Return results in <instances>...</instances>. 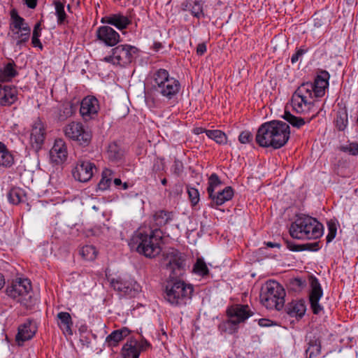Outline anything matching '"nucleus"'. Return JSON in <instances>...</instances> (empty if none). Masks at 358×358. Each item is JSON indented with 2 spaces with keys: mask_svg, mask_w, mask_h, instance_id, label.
<instances>
[{
  "mask_svg": "<svg viewBox=\"0 0 358 358\" xmlns=\"http://www.w3.org/2000/svg\"><path fill=\"white\" fill-rule=\"evenodd\" d=\"M45 138V128L41 122H36L31 128L30 134V143L36 151L39 150L43 144Z\"/></svg>",
  "mask_w": 358,
  "mask_h": 358,
  "instance_id": "nucleus-19",
  "label": "nucleus"
},
{
  "mask_svg": "<svg viewBox=\"0 0 358 358\" xmlns=\"http://www.w3.org/2000/svg\"><path fill=\"white\" fill-rule=\"evenodd\" d=\"M94 169H96V166L94 163H92L90 161L80 160L78 162L76 167L73 169L72 174L76 180L85 182L92 178Z\"/></svg>",
  "mask_w": 358,
  "mask_h": 358,
  "instance_id": "nucleus-14",
  "label": "nucleus"
},
{
  "mask_svg": "<svg viewBox=\"0 0 358 358\" xmlns=\"http://www.w3.org/2000/svg\"><path fill=\"white\" fill-rule=\"evenodd\" d=\"M165 168V163L163 159L157 158L154 161L152 171L158 173L162 171H164Z\"/></svg>",
  "mask_w": 358,
  "mask_h": 358,
  "instance_id": "nucleus-52",
  "label": "nucleus"
},
{
  "mask_svg": "<svg viewBox=\"0 0 358 358\" xmlns=\"http://www.w3.org/2000/svg\"><path fill=\"white\" fill-rule=\"evenodd\" d=\"M17 90L15 86L4 85L0 88V106H10L17 100Z\"/></svg>",
  "mask_w": 358,
  "mask_h": 358,
  "instance_id": "nucleus-22",
  "label": "nucleus"
},
{
  "mask_svg": "<svg viewBox=\"0 0 358 358\" xmlns=\"http://www.w3.org/2000/svg\"><path fill=\"white\" fill-rule=\"evenodd\" d=\"M57 323L64 334H73L72 327L73 322L71 315L67 312H59L57 315Z\"/></svg>",
  "mask_w": 358,
  "mask_h": 358,
  "instance_id": "nucleus-25",
  "label": "nucleus"
},
{
  "mask_svg": "<svg viewBox=\"0 0 358 358\" xmlns=\"http://www.w3.org/2000/svg\"><path fill=\"white\" fill-rule=\"evenodd\" d=\"M31 44L34 47H38L41 50L43 49V45H42L41 41L39 40V37L32 36Z\"/></svg>",
  "mask_w": 358,
  "mask_h": 358,
  "instance_id": "nucleus-57",
  "label": "nucleus"
},
{
  "mask_svg": "<svg viewBox=\"0 0 358 358\" xmlns=\"http://www.w3.org/2000/svg\"><path fill=\"white\" fill-rule=\"evenodd\" d=\"M36 332V325L30 321L24 322L18 328V332L16 335V341L19 345L20 342L23 343L33 338Z\"/></svg>",
  "mask_w": 358,
  "mask_h": 358,
  "instance_id": "nucleus-23",
  "label": "nucleus"
},
{
  "mask_svg": "<svg viewBox=\"0 0 358 358\" xmlns=\"http://www.w3.org/2000/svg\"><path fill=\"white\" fill-rule=\"evenodd\" d=\"M348 124L347 113L337 115L336 119V127L339 131H344Z\"/></svg>",
  "mask_w": 358,
  "mask_h": 358,
  "instance_id": "nucleus-47",
  "label": "nucleus"
},
{
  "mask_svg": "<svg viewBox=\"0 0 358 358\" xmlns=\"http://www.w3.org/2000/svg\"><path fill=\"white\" fill-rule=\"evenodd\" d=\"M222 184L219 176L216 173H212L208 178L207 193L208 196H211L215 190Z\"/></svg>",
  "mask_w": 358,
  "mask_h": 358,
  "instance_id": "nucleus-41",
  "label": "nucleus"
},
{
  "mask_svg": "<svg viewBox=\"0 0 358 358\" xmlns=\"http://www.w3.org/2000/svg\"><path fill=\"white\" fill-rule=\"evenodd\" d=\"M152 89L168 100L175 99L179 93L181 85L178 80L170 76L169 71L159 69L151 76Z\"/></svg>",
  "mask_w": 358,
  "mask_h": 358,
  "instance_id": "nucleus-4",
  "label": "nucleus"
},
{
  "mask_svg": "<svg viewBox=\"0 0 358 358\" xmlns=\"http://www.w3.org/2000/svg\"><path fill=\"white\" fill-rule=\"evenodd\" d=\"M184 164L182 161L175 158L173 163L171 167V172L177 177H180L184 172Z\"/></svg>",
  "mask_w": 358,
  "mask_h": 358,
  "instance_id": "nucleus-46",
  "label": "nucleus"
},
{
  "mask_svg": "<svg viewBox=\"0 0 358 358\" xmlns=\"http://www.w3.org/2000/svg\"><path fill=\"white\" fill-rule=\"evenodd\" d=\"M189 199L192 206L196 205L199 201V193L197 189L187 186Z\"/></svg>",
  "mask_w": 358,
  "mask_h": 358,
  "instance_id": "nucleus-48",
  "label": "nucleus"
},
{
  "mask_svg": "<svg viewBox=\"0 0 358 358\" xmlns=\"http://www.w3.org/2000/svg\"><path fill=\"white\" fill-rule=\"evenodd\" d=\"M53 4L55 8V15L57 17V24H64L67 22V15L64 10V3L59 0H54Z\"/></svg>",
  "mask_w": 358,
  "mask_h": 358,
  "instance_id": "nucleus-38",
  "label": "nucleus"
},
{
  "mask_svg": "<svg viewBox=\"0 0 358 358\" xmlns=\"http://www.w3.org/2000/svg\"><path fill=\"white\" fill-rule=\"evenodd\" d=\"M193 271L199 275L206 276L208 274L209 270L205 262L201 259H198L194 265Z\"/></svg>",
  "mask_w": 358,
  "mask_h": 358,
  "instance_id": "nucleus-44",
  "label": "nucleus"
},
{
  "mask_svg": "<svg viewBox=\"0 0 358 358\" xmlns=\"http://www.w3.org/2000/svg\"><path fill=\"white\" fill-rule=\"evenodd\" d=\"M209 131L208 129H203L202 127H196L194 129V133L196 135L205 133L206 134V131Z\"/></svg>",
  "mask_w": 358,
  "mask_h": 358,
  "instance_id": "nucleus-60",
  "label": "nucleus"
},
{
  "mask_svg": "<svg viewBox=\"0 0 358 358\" xmlns=\"http://www.w3.org/2000/svg\"><path fill=\"white\" fill-rule=\"evenodd\" d=\"M6 149H8L7 146L3 143L0 141V154L3 151H6Z\"/></svg>",
  "mask_w": 358,
  "mask_h": 358,
  "instance_id": "nucleus-64",
  "label": "nucleus"
},
{
  "mask_svg": "<svg viewBox=\"0 0 358 358\" xmlns=\"http://www.w3.org/2000/svg\"><path fill=\"white\" fill-rule=\"evenodd\" d=\"M206 52V45L204 43L198 44L196 47V54L202 55Z\"/></svg>",
  "mask_w": 358,
  "mask_h": 358,
  "instance_id": "nucleus-56",
  "label": "nucleus"
},
{
  "mask_svg": "<svg viewBox=\"0 0 358 358\" xmlns=\"http://www.w3.org/2000/svg\"><path fill=\"white\" fill-rule=\"evenodd\" d=\"M150 346V343L145 339H142L138 342L131 338L123 345L122 354L126 357H131V358H139L141 352L145 351Z\"/></svg>",
  "mask_w": 358,
  "mask_h": 358,
  "instance_id": "nucleus-13",
  "label": "nucleus"
},
{
  "mask_svg": "<svg viewBox=\"0 0 358 358\" xmlns=\"http://www.w3.org/2000/svg\"><path fill=\"white\" fill-rule=\"evenodd\" d=\"M234 192L231 187L227 186L222 191L214 192L211 196H208L210 199L209 206L213 208H217L225 202L230 201L234 196Z\"/></svg>",
  "mask_w": 358,
  "mask_h": 358,
  "instance_id": "nucleus-20",
  "label": "nucleus"
},
{
  "mask_svg": "<svg viewBox=\"0 0 358 358\" xmlns=\"http://www.w3.org/2000/svg\"><path fill=\"white\" fill-rule=\"evenodd\" d=\"M154 219L158 226L165 225L171 219V213L165 210H159L155 213Z\"/></svg>",
  "mask_w": 358,
  "mask_h": 358,
  "instance_id": "nucleus-43",
  "label": "nucleus"
},
{
  "mask_svg": "<svg viewBox=\"0 0 358 358\" xmlns=\"http://www.w3.org/2000/svg\"><path fill=\"white\" fill-rule=\"evenodd\" d=\"M308 52V49H304L303 48H299L296 50V52L291 57V62L292 64L296 63L299 57H301L302 55H303L305 53Z\"/></svg>",
  "mask_w": 358,
  "mask_h": 358,
  "instance_id": "nucleus-53",
  "label": "nucleus"
},
{
  "mask_svg": "<svg viewBox=\"0 0 358 358\" xmlns=\"http://www.w3.org/2000/svg\"><path fill=\"white\" fill-rule=\"evenodd\" d=\"M291 104L293 110L298 113H305L313 106V103L311 104L306 99L295 94H292Z\"/></svg>",
  "mask_w": 358,
  "mask_h": 358,
  "instance_id": "nucleus-28",
  "label": "nucleus"
},
{
  "mask_svg": "<svg viewBox=\"0 0 358 358\" xmlns=\"http://www.w3.org/2000/svg\"><path fill=\"white\" fill-rule=\"evenodd\" d=\"M79 254L83 259L87 261L94 260L97 254L96 249L93 245H85L79 250Z\"/></svg>",
  "mask_w": 358,
  "mask_h": 358,
  "instance_id": "nucleus-40",
  "label": "nucleus"
},
{
  "mask_svg": "<svg viewBox=\"0 0 358 358\" xmlns=\"http://www.w3.org/2000/svg\"><path fill=\"white\" fill-rule=\"evenodd\" d=\"M286 292L275 280H268L262 287L260 301L267 309L280 310L285 305Z\"/></svg>",
  "mask_w": 358,
  "mask_h": 358,
  "instance_id": "nucleus-6",
  "label": "nucleus"
},
{
  "mask_svg": "<svg viewBox=\"0 0 358 358\" xmlns=\"http://www.w3.org/2000/svg\"><path fill=\"white\" fill-rule=\"evenodd\" d=\"M310 283L311 287V292L309 296V300L311 306V308L314 314H318L322 307L319 304V301L322 296V289L318 280L311 276L310 279Z\"/></svg>",
  "mask_w": 358,
  "mask_h": 358,
  "instance_id": "nucleus-17",
  "label": "nucleus"
},
{
  "mask_svg": "<svg viewBox=\"0 0 358 358\" xmlns=\"http://www.w3.org/2000/svg\"><path fill=\"white\" fill-rule=\"evenodd\" d=\"M182 6L184 10H189L191 14L198 19L204 17L203 3L201 0L186 1L182 3Z\"/></svg>",
  "mask_w": 358,
  "mask_h": 358,
  "instance_id": "nucleus-29",
  "label": "nucleus"
},
{
  "mask_svg": "<svg viewBox=\"0 0 358 358\" xmlns=\"http://www.w3.org/2000/svg\"><path fill=\"white\" fill-rule=\"evenodd\" d=\"M206 136L220 145L226 144L227 142L226 134L221 130L215 129L207 131Z\"/></svg>",
  "mask_w": 358,
  "mask_h": 358,
  "instance_id": "nucleus-39",
  "label": "nucleus"
},
{
  "mask_svg": "<svg viewBox=\"0 0 358 358\" xmlns=\"http://www.w3.org/2000/svg\"><path fill=\"white\" fill-rule=\"evenodd\" d=\"M342 150L354 156L358 155V144L357 143H352L343 146Z\"/></svg>",
  "mask_w": 358,
  "mask_h": 358,
  "instance_id": "nucleus-51",
  "label": "nucleus"
},
{
  "mask_svg": "<svg viewBox=\"0 0 358 358\" xmlns=\"http://www.w3.org/2000/svg\"><path fill=\"white\" fill-rule=\"evenodd\" d=\"M14 164V157L8 149L1 153L0 166L5 168H10Z\"/></svg>",
  "mask_w": 358,
  "mask_h": 358,
  "instance_id": "nucleus-42",
  "label": "nucleus"
},
{
  "mask_svg": "<svg viewBox=\"0 0 358 358\" xmlns=\"http://www.w3.org/2000/svg\"><path fill=\"white\" fill-rule=\"evenodd\" d=\"M229 319L224 324L229 334H234L237 331L238 324L245 322L252 315L248 305L236 304L229 307L227 310Z\"/></svg>",
  "mask_w": 358,
  "mask_h": 358,
  "instance_id": "nucleus-8",
  "label": "nucleus"
},
{
  "mask_svg": "<svg viewBox=\"0 0 358 358\" xmlns=\"http://www.w3.org/2000/svg\"><path fill=\"white\" fill-rule=\"evenodd\" d=\"M296 95H299L304 99H306L311 104L313 103V94L315 95V90L312 86V83H302L294 92Z\"/></svg>",
  "mask_w": 358,
  "mask_h": 358,
  "instance_id": "nucleus-33",
  "label": "nucleus"
},
{
  "mask_svg": "<svg viewBox=\"0 0 358 358\" xmlns=\"http://www.w3.org/2000/svg\"><path fill=\"white\" fill-rule=\"evenodd\" d=\"M111 286L121 296H129L130 297L134 296L138 292L139 288L138 285L136 282L121 279L112 280Z\"/></svg>",
  "mask_w": 358,
  "mask_h": 358,
  "instance_id": "nucleus-16",
  "label": "nucleus"
},
{
  "mask_svg": "<svg viewBox=\"0 0 358 358\" xmlns=\"http://www.w3.org/2000/svg\"><path fill=\"white\" fill-rule=\"evenodd\" d=\"M27 7L35 8L37 5V0H24Z\"/></svg>",
  "mask_w": 358,
  "mask_h": 358,
  "instance_id": "nucleus-58",
  "label": "nucleus"
},
{
  "mask_svg": "<svg viewBox=\"0 0 358 358\" xmlns=\"http://www.w3.org/2000/svg\"><path fill=\"white\" fill-rule=\"evenodd\" d=\"M78 106V101L76 103L72 101H68L64 103L60 109L58 115V118L60 121H64L68 117H71L77 110Z\"/></svg>",
  "mask_w": 358,
  "mask_h": 358,
  "instance_id": "nucleus-31",
  "label": "nucleus"
},
{
  "mask_svg": "<svg viewBox=\"0 0 358 358\" xmlns=\"http://www.w3.org/2000/svg\"><path fill=\"white\" fill-rule=\"evenodd\" d=\"M80 113L85 121L96 118L100 109L98 99L92 96L85 97L80 104Z\"/></svg>",
  "mask_w": 358,
  "mask_h": 358,
  "instance_id": "nucleus-12",
  "label": "nucleus"
},
{
  "mask_svg": "<svg viewBox=\"0 0 358 358\" xmlns=\"http://www.w3.org/2000/svg\"><path fill=\"white\" fill-rule=\"evenodd\" d=\"M293 285L297 286V287H301L304 285V282H303L301 279L299 278H295L294 280H293Z\"/></svg>",
  "mask_w": 358,
  "mask_h": 358,
  "instance_id": "nucleus-61",
  "label": "nucleus"
},
{
  "mask_svg": "<svg viewBox=\"0 0 358 358\" xmlns=\"http://www.w3.org/2000/svg\"><path fill=\"white\" fill-rule=\"evenodd\" d=\"M286 245L289 250L294 252H299L303 250L317 251L319 250V243L296 244L292 241H286Z\"/></svg>",
  "mask_w": 358,
  "mask_h": 358,
  "instance_id": "nucleus-35",
  "label": "nucleus"
},
{
  "mask_svg": "<svg viewBox=\"0 0 358 358\" xmlns=\"http://www.w3.org/2000/svg\"><path fill=\"white\" fill-rule=\"evenodd\" d=\"M5 285V279L3 274L0 273V290Z\"/></svg>",
  "mask_w": 358,
  "mask_h": 358,
  "instance_id": "nucleus-63",
  "label": "nucleus"
},
{
  "mask_svg": "<svg viewBox=\"0 0 358 358\" xmlns=\"http://www.w3.org/2000/svg\"><path fill=\"white\" fill-rule=\"evenodd\" d=\"M162 48V45L161 43L159 42H155L154 44H153V49L155 50V51H159L161 48Z\"/></svg>",
  "mask_w": 358,
  "mask_h": 358,
  "instance_id": "nucleus-62",
  "label": "nucleus"
},
{
  "mask_svg": "<svg viewBox=\"0 0 358 358\" xmlns=\"http://www.w3.org/2000/svg\"><path fill=\"white\" fill-rule=\"evenodd\" d=\"M306 310L304 301L302 300L292 301L285 306V312L292 317L301 318Z\"/></svg>",
  "mask_w": 358,
  "mask_h": 358,
  "instance_id": "nucleus-26",
  "label": "nucleus"
},
{
  "mask_svg": "<svg viewBox=\"0 0 358 358\" xmlns=\"http://www.w3.org/2000/svg\"><path fill=\"white\" fill-rule=\"evenodd\" d=\"M31 282L28 279H18L13 281L6 289L8 296L24 306H30L31 296L29 294Z\"/></svg>",
  "mask_w": 358,
  "mask_h": 358,
  "instance_id": "nucleus-9",
  "label": "nucleus"
},
{
  "mask_svg": "<svg viewBox=\"0 0 358 358\" xmlns=\"http://www.w3.org/2000/svg\"><path fill=\"white\" fill-rule=\"evenodd\" d=\"M41 22H37L34 27L32 36L40 37L41 35Z\"/></svg>",
  "mask_w": 358,
  "mask_h": 358,
  "instance_id": "nucleus-55",
  "label": "nucleus"
},
{
  "mask_svg": "<svg viewBox=\"0 0 358 358\" xmlns=\"http://www.w3.org/2000/svg\"><path fill=\"white\" fill-rule=\"evenodd\" d=\"M65 136L83 147L87 146L92 141V132L80 122L73 121L64 127Z\"/></svg>",
  "mask_w": 358,
  "mask_h": 358,
  "instance_id": "nucleus-10",
  "label": "nucleus"
},
{
  "mask_svg": "<svg viewBox=\"0 0 358 358\" xmlns=\"http://www.w3.org/2000/svg\"><path fill=\"white\" fill-rule=\"evenodd\" d=\"M113 176L114 172L111 169H104L101 173V178L97 185V190H107L110 186Z\"/></svg>",
  "mask_w": 358,
  "mask_h": 358,
  "instance_id": "nucleus-36",
  "label": "nucleus"
},
{
  "mask_svg": "<svg viewBox=\"0 0 358 358\" xmlns=\"http://www.w3.org/2000/svg\"><path fill=\"white\" fill-rule=\"evenodd\" d=\"M252 139L253 136L249 131H242L238 136L239 142L243 144L250 143L252 141Z\"/></svg>",
  "mask_w": 358,
  "mask_h": 358,
  "instance_id": "nucleus-50",
  "label": "nucleus"
},
{
  "mask_svg": "<svg viewBox=\"0 0 358 358\" xmlns=\"http://www.w3.org/2000/svg\"><path fill=\"white\" fill-rule=\"evenodd\" d=\"M14 67L15 64L13 62L8 63L1 71V77L7 80L15 77L17 73Z\"/></svg>",
  "mask_w": 358,
  "mask_h": 358,
  "instance_id": "nucleus-45",
  "label": "nucleus"
},
{
  "mask_svg": "<svg viewBox=\"0 0 358 358\" xmlns=\"http://www.w3.org/2000/svg\"><path fill=\"white\" fill-rule=\"evenodd\" d=\"M162 231L159 229L136 231L132 236L129 245L131 248L147 257H155L161 252Z\"/></svg>",
  "mask_w": 358,
  "mask_h": 358,
  "instance_id": "nucleus-3",
  "label": "nucleus"
},
{
  "mask_svg": "<svg viewBox=\"0 0 358 358\" xmlns=\"http://www.w3.org/2000/svg\"><path fill=\"white\" fill-rule=\"evenodd\" d=\"M315 116L316 115H313L311 117H301L294 116L289 111H285L282 117L292 127L299 129L306 123L310 122Z\"/></svg>",
  "mask_w": 358,
  "mask_h": 358,
  "instance_id": "nucleus-32",
  "label": "nucleus"
},
{
  "mask_svg": "<svg viewBox=\"0 0 358 358\" xmlns=\"http://www.w3.org/2000/svg\"><path fill=\"white\" fill-rule=\"evenodd\" d=\"M96 36L98 41L107 46H114L120 40V34L112 27L104 25L99 27L96 31Z\"/></svg>",
  "mask_w": 358,
  "mask_h": 358,
  "instance_id": "nucleus-15",
  "label": "nucleus"
},
{
  "mask_svg": "<svg viewBox=\"0 0 358 358\" xmlns=\"http://www.w3.org/2000/svg\"><path fill=\"white\" fill-rule=\"evenodd\" d=\"M271 320L267 319H260L259 320V324L262 327H268L270 326Z\"/></svg>",
  "mask_w": 358,
  "mask_h": 358,
  "instance_id": "nucleus-59",
  "label": "nucleus"
},
{
  "mask_svg": "<svg viewBox=\"0 0 358 358\" xmlns=\"http://www.w3.org/2000/svg\"><path fill=\"white\" fill-rule=\"evenodd\" d=\"M9 35L16 41L17 45L27 42L30 37L31 29L23 17L18 15L15 9L10 10V22L9 24Z\"/></svg>",
  "mask_w": 358,
  "mask_h": 358,
  "instance_id": "nucleus-7",
  "label": "nucleus"
},
{
  "mask_svg": "<svg viewBox=\"0 0 358 358\" xmlns=\"http://www.w3.org/2000/svg\"><path fill=\"white\" fill-rule=\"evenodd\" d=\"M68 156L67 147L64 141L58 138L55 141L54 145L50 150V160L58 164L63 163Z\"/></svg>",
  "mask_w": 358,
  "mask_h": 358,
  "instance_id": "nucleus-18",
  "label": "nucleus"
},
{
  "mask_svg": "<svg viewBox=\"0 0 358 358\" xmlns=\"http://www.w3.org/2000/svg\"><path fill=\"white\" fill-rule=\"evenodd\" d=\"M101 22L111 24L118 29L122 30L131 23V20L128 17L118 13L103 17L101 19Z\"/></svg>",
  "mask_w": 358,
  "mask_h": 358,
  "instance_id": "nucleus-21",
  "label": "nucleus"
},
{
  "mask_svg": "<svg viewBox=\"0 0 358 358\" xmlns=\"http://www.w3.org/2000/svg\"><path fill=\"white\" fill-rule=\"evenodd\" d=\"M323 225L310 216L298 217L290 226V236L296 239H317L322 236Z\"/></svg>",
  "mask_w": 358,
  "mask_h": 358,
  "instance_id": "nucleus-5",
  "label": "nucleus"
},
{
  "mask_svg": "<svg viewBox=\"0 0 358 358\" xmlns=\"http://www.w3.org/2000/svg\"><path fill=\"white\" fill-rule=\"evenodd\" d=\"M289 137V124L280 120H273L259 127L255 141L260 147L279 149L287 143Z\"/></svg>",
  "mask_w": 358,
  "mask_h": 358,
  "instance_id": "nucleus-2",
  "label": "nucleus"
},
{
  "mask_svg": "<svg viewBox=\"0 0 358 358\" xmlns=\"http://www.w3.org/2000/svg\"><path fill=\"white\" fill-rule=\"evenodd\" d=\"M124 155V150L116 142H113L108 145L107 157L110 162H119L123 159Z\"/></svg>",
  "mask_w": 358,
  "mask_h": 358,
  "instance_id": "nucleus-30",
  "label": "nucleus"
},
{
  "mask_svg": "<svg viewBox=\"0 0 358 358\" xmlns=\"http://www.w3.org/2000/svg\"><path fill=\"white\" fill-rule=\"evenodd\" d=\"M329 74L326 71H322L315 79L312 86L315 90V96L322 97L324 94L325 89L329 85Z\"/></svg>",
  "mask_w": 358,
  "mask_h": 358,
  "instance_id": "nucleus-24",
  "label": "nucleus"
},
{
  "mask_svg": "<svg viewBox=\"0 0 358 358\" xmlns=\"http://www.w3.org/2000/svg\"><path fill=\"white\" fill-rule=\"evenodd\" d=\"M308 345L306 350V358H313L320 354L321 341L319 338L316 336L310 338Z\"/></svg>",
  "mask_w": 358,
  "mask_h": 358,
  "instance_id": "nucleus-34",
  "label": "nucleus"
},
{
  "mask_svg": "<svg viewBox=\"0 0 358 358\" xmlns=\"http://www.w3.org/2000/svg\"><path fill=\"white\" fill-rule=\"evenodd\" d=\"M163 264L169 273L165 285L164 299L171 306H182L192 298L193 286L178 278L185 272L186 257L178 250L171 248L164 254Z\"/></svg>",
  "mask_w": 358,
  "mask_h": 358,
  "instance_id": "nucleus-1",
  "label": "nucleus"
},
{
  "mask_svg": "<svg viewBox=\"0 0 358 358\" xmlns=\"http://www.w3.org/2000/svg\"><path fill=\"white\" fill-rule=\"evenodd\" d=\"M131 331L127 327H122L111 332L106 338V342L110 347L116 346L119 342L128 336Z\"/></svg>",
  "mask_w": 358,
  "mask_h": 358,
  "instance_id": "nucleus-27",
  "label": "nucleus"
},
{
  "mask_svg": "<svg viewBox=\"0 0 358 358\" xmlns=\"http://www.w3.org/2000/svg\"><path fill=\"white\" fill-rule=\"evenodd\" d=\"M182 192V184L181 182H176L173 186V189L170 192L171 194L180 195Z\"/></svg>",
  "mask_w": 358,
  "mask_h": 358,
  "instance_id": "nucleus-54",
  "label": "nucleus"
},
{
  "mask_svg": "<svg viewBox=\"0 0 358 358\" xmlns=\"http://www.w3.org/2000/svg\"><path fill=\"white\" fill-rule=\"evenodd\" d=\"M26 194L24 190L20 187L12 188L8 194L9 201L15 205L25 201Z\"/></svg>",
  "mask_w": 358,
  "mask_h": 358,
  "instance_id": "nucleus-37",
  "label": "nucleus"
},
{
  "mask_svg": "<svg viewBox=\"0 0 358 358\" xmlns=\"http://www.w3.org/2000/svg\"><path fill=\"white\" fill-rule=\"evenodd\" d=\"M327 227H328L329 233H328L326 238H327V241L328 243H329L336 237L337 227H336V223L333 221L328 222Z\"/></svg>",
  "mask_w": 358,
  "mask_h": 358,
  "instance_id": "nucleus-49",
  "label": "nucleus"
},
{
  "mask_svg": "<svg viewBox=\"0 0 358 358\" xmlns=\"http://www.w3.org/2000/svg\"><path fill=\"white\" fill-rule=\"evenodd\" d=\"M138 49L129 45H120L112 49V55L105 57V61L113 64L125 66L130 64Z\"/></svg>",
  "mask_w": 358,
  "mask_h": 358,
  "instance_id": "nucleus-11",
  "label": "nucleus"
}]
</instances>
